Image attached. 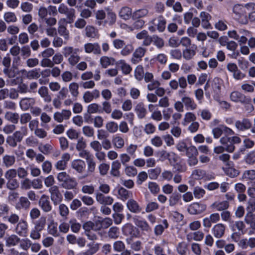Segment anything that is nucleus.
<instances>
[{"label":"nucleus","mask_w":255,"mask_h":255,"mask_svg":"<svg viewBox=\"0 0 255 255\" xmlns=\"http://www.w3.org/2000/svg\"><path fill=\"white\" fill-rule=\"evenodd\" d=\"M112 142L114 146L119 149H121L125 145V140L124 138L120 135H115L113 137Z\"/></svg>","instance_id":"39"},{"label":"nucleus","mask_w":255,"mask_h":255,"mask_svg":"<svg viewBox=\"0 0 255 255\" xmlns=\"http://www.w3.org/2000/svg\"><path fill=\"white\" fill-rule=\"evenodd\" d=\"M134 111L139 119L144 118L147 113L146 109L142 103H139L135 106Z\"/></svg>","instance_id":"29"},{"label":"nucleus","mask_w":255,"mask_h":255,"mask_svg":"<svg viewBox=\"0 0 255 255\" xmlns=\"http://www.w3.org/2000/svg\"><path fill=\"white\" fill-rule=\"evenodd\" d=\"M5 219L11 225L17 224L20 220L19 215L15 213H11L5 217Z\"/></svg>","instance_id":"55"},{"label":"nucleus","mask_w":255,"mask_h":255,"mask_svg":"<svg viewBox=\"0 0 255 255\" xmlns=\"http://www.w3.org/2000/svg\"><path fill=\"white\" fill-rule=\"evenodd\" d=\"M252 123L248 119H243L242 121H237L235 123V127L239 130L245 131L251 128Z\"/></svg>","instance_id":"21"},{"label":"nucleus","mask_w":255,"mask_h":255,"mask_svg":"<svg viewBox=\"0 0 255 255\" xmlns=\"http://www.w3.org/2000/svg\"><path fill=\"white\" fill-rule=\"evenodd\" d=\"M231 100L236 103H241L243 104L248 103L251 101V99L248 98L245 95L238 92L234 91L230 95Z\"/></svg>","instance_id":"9"},{"label":"nucleus","mask_w":255,"mask_h":255,"mask_svg":"<svg viewBox=\"0 0 255 255\" xmlns=\"http://www.w3.org/2000/svg\"><path fill=\"white\" fill-rule=\"evenodd\" d=\"M225 226L223 224H217L212 229V233L214 237L217 238H222L225 233Z\"/></svg>","instance_id":"28"},{"label":"nucleus","mask_w":255,"mask_h":255,"mask_svg":"<svg viewBox=\"0 0 255 255\" xmlns=\"http://www.w3.org/2000/svg\"><path fill=\"white\" fill-rule=\"evenodd\" d=\"M83 228L85 231V234L92 231H96L100 229V228H96V225L91 221L84 223L83 225Z\"/></svg>","instance_id":"47"},{"label":"nucleus","mask_w":255,"mask_h":255,"mask_svg":"<svg viewBox=\"0 0 255 255\" xmlns=\"http://www.w3.org/2000/svg\"><path fill=\"white\" fill-rule=\"evenodd\" d=\"M181 196L179 193L175 192L173 193L169 197V204L170 206L177 205L181 199Z\"/></svg>","instance_id":"49"},{"label":"nucleus","mask_w":255,"mask_h":255,"mask_svg":"<svg viewBox=\"0 0 255 255\" xmlns=\"http://www.w3.org/2000/svg\"><path fill=\"white\" fill-rule=\"evenodd\" d=\"M95 198L98 203L103 205H111L114 202L113 197L110 196H105L99 192L95 194Z\"/></svg>","instance_id":"8"},{"label":"nucleus","mask_w":255,"mask_h":255,"mask_svg":"<svg viewBox=\"0 0 255 255\" xmlns=\"http://www.w3.org/2000/svg\"><path fill=\"white\" fill-rule=\"evenodd\" d=\"M177 149L181 152H184L189 158L191 157V146L186 143L185 140L180 141L176 145Z\"/></svg>","instance_id":"22"},{"label":"nucleus","mask_w":255,"mask_h":255,"mask_svg":"<svg viewBox=\"0 0 255 255\" xmlns=\"http://www.w3.org/2000/svg\"><path fill=\"white\" fill-rule=\"evenodd\" d=\"M146 49L142 47H137L134 51L131 59L133 64H137L141 60V58L145 54Z\"/></svg>","instance_id":"12"},{"label":"nucleus","mask_w":255,"mask_h":255,"mask_svg":"<svg viewBox=\"0 0 255 255\" xmlns=\"http://www.w3.org/2000/svg\"><path fill=\"white\" fill-rule=\"evenodd\" d=\"M144 70L143 67L141 65L137 66L134 70V76L135 78L138 80H141L144 76Z\"/></svg>","instance_id":"61"},{"label":"nucleus","mask_w":255,"mask_h":255,"mask_svg":"<svg viewBox=\"0 0 255 255\" xmlns=\"http://www.w3.org/2000/svg\"><path fill=\"white\" fill-rule=\"evenodd\" d=\"M137 148L138 146L137 144L130 143L127 145L126 147V153L128 154L132 157H134Z\"/></svg>","instance_id":"52"},{"label":"nucleus","mask_w":255,"mask_h":255,"mask_svg":"<svg viewBox=\"0 0 255 255\" xmlns=\"http://www.w3.org/2000/svg\"><path fill=\"white\" fill-rule=\"evenodd\" d=\"M220 216L218 213L211 214L209 217L205 218L203 220V225L206 228H210L212 223H216L219 221Z\"/></svg>","instance_id":"20"},{"label":"nucleus","mask_w":255,"mask_h":255,"mask_svg":"<svg viewBox=\"0 0 255 255\" xmlns=\"http://www.w3.org/2000/svg\"><path fill=\"white\" fill-rule=\"evenodd\" d=\"M120 199L123 201H126L132 196V193L124 187H121L118 190Z\"/></svg>","instance_id":"38"},{"label":"nucleus","mask_w":255,"mask_h":255,"mask_svg":"<svg viewBox=\"0 0 255 255\" xmlns=\"http://www.w3.org/2000/svg\"><path fill=\"white\" fill-rule=\"evenodd\" d=\"M148 10L146 8H141L136 10L133 12L132 15L133 19H141L147 15Z\"/></svg>","instance_id":"42"},{"label":"nucleus","mask_w":255,"mask_h":255,"mask_svg":"<svg viewBox=\"0 0 255 255\" xmlns=\"http://www.w3.org/2000/svg\"><path fill=\"white\" fill-rule=\"evenodd\" d=\"M48 233L54 236H58L57 227L54 223V220L51 219L47 226Z\"/></svg>","instance_id":"50"},{"label":"nucleus","mask_w":255,"mask_h":255,"mask_svg":"<svg viewBox=\"0 0 255 255\" xmlns=\"http://www.w3.org/2000/svg\"><path fill=\"white\" fill-rule=\"evenodd\" d=\"M229 207L228 201H224L222 202L216 201L211 205V208L217 211H221L227 210Z\"/></svg>","instance_id":"33"},{"label":"nucleus","mask_w":255,"mask_h":255,"mask_svg":"<svg viewBox=\"0 0 255 255\" xmlns=\"http://www.w3.org/2000/svg\"><path fill=\"white\" fill-rule=\"evenodd\" d=\"M61 186L67 190L74 189L77 188L78 183L74 178L70 176L65 182L61 183Z\"/></svg>","instance_id":"26"},{"label":"nucleus","mask_w":255,"mask_h":255,"mask_svg":"<svg viewBox=\"0 0 255 255\" xmlns=\"http://www.w3.org/2000/svg\"><path fill=\"white\" fill-rule=\"evenodd\" d=\"M115 60L112 57L106 56H102L100 59V63L103 68H106L110 65L114 64Z\"/></svg>","instance_id":"36"},{"label":"nucleus","mask_w":255,"mask_h":255,"mask_svg":"<svg viewBox=\"0 0 255 255\" xmlns=\"http://www.w3.org/2000/svg\"><path fill=\"white\" fill-rule=\"evenodd\" d=\"M119 15L121 18L128 20L132 15V9L128 6H123L120 9Z\"/></svg>","instance_id":"31"},{"label":"nucleus","mask_w":255,"mask_h":255,"mask_svg":"<svg viewBox=\"0 0 255 255\" xmlns=\"http://www.w3.org/2000/svg\"><path fill=\"white\" fill-rule=\"evenodd\" d=\"M112 44L115 49L122 50L120 54L127 56L130 55L133 50V47L131 44H126L124 40L120 39H115L112 41Z\"/></svg>","instance_id":"2"},{"label":"nucleus","mask_w":255,"mask_h":255,"mask_svg":"<svg viewBox=\"0 0 255 255\" xmlns=\"http://www.w3.org/2000/svg\"><path fill=\"white\" fill-rule=\"evenodd\" d=\"M119 126L117 123L115 122H108L106 125V128L110 133H115L118 130Z\"/></svg>","instance_id":"56"},{"label":"nucleus","mask_w":255,"mask_h":255,"mask_svg":"<svg viewBox=\"0 0 255 255\" xmlns=\"http://www.w3.org/2000/svg\"><path fill=\"white\" fill-rule=\"evenodd\" d=\"M238 35L239 38L238 42L240 44H246L248 41V38L252 35L250 31L244 29H239L238 31Z\"/></svg>","instance_id":"24"},{"label":"nucleus","mask_w":255,"mask_h":255,"mask_svg":"<svg viewBox=\"0 0 255 255\" xmlns=\"http://www.w3.org/2000/svg\"><path fill=\"white\" fill-rule=\"evenodd\" d=\"M245 221L247 224L250 225L251 228L253 227L255 222V218L252 212H249L246 214L245 217Z\"/></svg>","instance_id":"64"},{"label":"nucleus","mask_w":255,"mask_h":255,"mask_svg":"<svg viewBox=\"0 0 255 255\" xmlns=\"http://www.w3.org/2000/svg\"><path fill=\"white\" fill-rule=\"evenodd\" d=\"M39 206L44 212H49L52 210V206L49 201V197L43 194L38 202Z\"/></svg>","instance_id":"6"},{"label":"nucleus","mask_w":255,"mask_h":255,"mask_svg":"<svg viewBox=\"0 0 255 255\" xmlns=\"http://www.w3.org/2000/svg\"><path fill=\"white\" fill-rule=\"evenodd\" d=\"M28 133V129L26 126H21L19 130L15 131L12 134L18 142H20L24 136H26Z\"/></svg>","instance_id":"27"},{"label":"nucleus","mask_w":255,"mask_h":255,"mask_svg":"<svg viewBox=\"0 0 255 255\" xmlns=\"http://www.w3.org/2000/svg\"><path fill=\"white\" fill-rule=\"evenodd\" d=\"M46 223V219L45 217H41L36 221L34 224V228L42 231L45 228Z\"/></svg>","instance_id":"58"},{"label":"nucleus","mask_w":255,"mask_h":255,"mask_svg":"<svg viewBox=\"0 0 255 255\" xmlns=\"http://www.w3.org/2000/svg\"><path fill=\"white\" fill-rule=\"evenodd\" d=\"M15 233L19 236L26 237L28 232V225L26 221L21 219L14 228Z\"/></svg>","instance_id":"3"},{"label":"nucleus","mask_w":255,"mask_h":255,"mask_svg":"<svg viewBox=\"0 0 255 255\" xmlns=\"http://www.w3.org/2000/svg\"><path fill=\"white\" fill-rule=\"evenodd\" d=\"M71 112L69 110H62L61 112H56L53 115L54 120L58 123H62L64 120L69 119Z\"/></svg>","instance_id":"10"},{"label":"nucleus","mask_w":255,"mask_h":255,"mask_svg":"<svg viewBox=\"0 0 255 255\" xmlns=\"http://www.w3.org/2000/svg\"><path fill=\"white\" fill-rule=\"evenodd\" d=\"M49 14L48 8L44 6H41L38 9V15L39 18L44 20L47 17Z\"/></svg>","instance_id":"60"},{"label":"nucleus","mask_w":255,"mask_h":255,"mask_svg":"<svg viewBox=\"0 0 255 255\" xmlns=\"http://www.w3.org/2000/svg\"><path fill=\"white\" fill-rule=\"evenodd\" d=\"M220 142L224 147L225 151L228 152H233L235 149L231 140L227 136H223L220 138Z\"/></svg>","instance_id":"17"},{"label":"nucleus","mask_w":255,"mask_h":255,"mask_svg":"<svg viewBox=\"0 0 255 255\" xmlns=\"http://www.w3.org/2000/svg\"><path fill=\"white\" fill-rule=\"evenodd\" d=\"M116 65L121 68L123 73L125 74H129L132 70L130 66L124 60L118 61L116 62Z\"/></svg>","instance_id":"37"},{"label":"nucleus","mask_w":255,"mask_h":255,"mask_svg":"<svg viewBox=\"0 0 255 255\" xmlns=\"http://www.w3.org/2000/svg\"><path fill=\"white\" fill-rule=\"evenodd\" d=\"M79 84L76 82H72L69 84L68 89L71 96L74 98H77L79 94Z\"/></svg>","instance_id":"40"},{"label":"nucleus","mask_w":255,"mask_h":255,"mask_svg":"<svg viewBox=\"0 0 255 255\" xmlns=\"http://www.w3.org/2000/svg\"><path fill=\"white\" fill-rule=\"evenodd\" d=\"M3 19L7 23H13L17 21L15 14L11 11L6 12L3 14Z\"/></svg>","instance_id":"48"},{"label":"nucleus","mask_w":255,"mask_h":255,"mask_svg":"<svg viewBox=\"0 0 255 255\" xmlns=\"http://www.w3.org/2000/svg\"><path fill=\"white\" fill-rule=\"evenodd\" d=\"M87 112L90 114L102 113L101 106L97 103L90 104L87 107Z\"/></svg>","instance_id":"43"},{"label":"nucleus","mask_w":255,"mask_h":255,"mask_svg":"<svg viewBox=\"0 0 255 255\" xmlns=\"http://www.w3.org/2000/svg\"><path fill=\"white\" fill-rule=\"evenodd\" d=\"M87 174L82 176L79 177V179H82L86 178L88 176L92 174L95 170L96 162L93 158L89 159L87 161Z\"/></svg>","instance_id":"30"},{"label":"nucleus","mask_w":255,"mask_h":255,"mask_svg":"<svg viewBox=\"0 0 255 255\" xmlns=\"http://www.w3.org/2000/svg\"><path fill=\"white\" fill-rule=\"evenodd\" d=\"M116 20L117 15L116 13L112 11H110L107 13V18L104 21V24H107L109 26H112L116 23Z\"/></svg>","instance_id":"44"},{"label":"nucleus","mask_w":255,"mask_h":255,"mask_svg":"<svg viewBox=\"0 0 255 255\" xmlns=\"http://www.w3.org/2000/svg\"><path fill=\"white\" fill-rule=\"evenodd\" d=\"M134 20V21L131 24L132 31L134 30H138L142 28L145 24L144 20L142 19H136Z\"/></svg>","instance_id":"57"},{"label":"nucleus","mask_w":255,"mask_h":255,"mask_svg":"<svg viewBox=\"0 0 255 255\" xmlns=\"http://www.w3.org/2000/svg\"><path fill=\"white\" fill-rule=\"evenodd\" d=\"M39 150L45 155H49L52 153L53 150V147L52 144L46 143L41 144L38 146Z\"/></svg>","instance_id":"41"},{"label":"nucleus","mask_w":255,"mask_h":255,"mask_svg":"<svg viewBox=\"0 0 255 255\" xmlns=\"http://www.w3.org/2000/svg\"><path fill=\"white\" fill-rule=\"evenodd\" d=\"M71 166L77 173L81 174L85 171L86 163L81 159H75L71 162Z\"/></svg>","instance_id":"14"},{"label":"nucleus","mask_w":255,"mask_h":255,"mask_svg":"<svg viewBox=\"0 0 255 255\" xmlns=\"http://www.w3.org/2000/svg\"><path fill=\"white\" fill-rule=\"evenodd\" d=\"M5 245L7 247H10L15 246L18 244L20 239L18 237L17 235L12 234L5 239Z\"/></svg>","instance_id":"32"},{"label":"nucleus","mask_w":255,"mask_h":255,"mask_svg":"<svg viewBox=\"0 0 255 255\" xmlns=\"http://www.w3.org/2000/svg\"><path fill=\"white\" fill-rule=\"evenodd\" d=\"M65 21L66 19L64 18L59 19L57 31L60 36L63 37L65 39H68L69 38V31L66 26L63 24V23L65 22Z\"/></svg>","instance_id":"16"},{"label":"nucleus","mask_w":255,"mask_h":255,"mask_svg":"<svg viewBox=\"0 0 255 255\" xmlns=\"http://www.w3.org/2000/svg\"><path fill=\"white\" fill-rule=\"evenodd\" d=\"M31 203L28 199L24 196L20 197L18 202L15 205V208L17 210L24 209L28 210L30 206Z\"/></svg>","instance_id":"23"},{"label":"nucleus","mask_w":255,"mask_h":255,"mask_svg":"<svg viewBox=\"0 0 255 255\" xmlns=\"http://www.w3.org/2000/svg\"><path fill=\"white\" fill-rule=\"evenodd\" d=\"M174 169L177 172H183L186 171V167L184 162L180 161L173 164Z\"/></svg>","instance_id":"63"},{"label":"nucleus","mask_w":255,"mask_h":255,"mask_svg":"<svg viewBox=\"0 0 255 255\" xmlns=\"http://www.w3.org/2000/svg\"><path fill=\"white\" fill-rule=\"evenodd\" d=\"M38 93L45 103H49L52 101V97L47 87H40L38 89Z\"/></svg>","instance_id":"19"},{"label":"nucleus","mask_w":255,"mask_h":255,"mask_svg":"<svg viewBox=\"0 0 255 255\" xmlns=\"http://www.w3.org/2000/svg\"><path fill=\"white\" fill-rule=\"evenodd\" d=\"M35 103V99L33 98H24L20 100L19 106L23 111H26L31 106L34 105Z\"/></svg>","instance_id":"25"},{"label":"nucleus","mask_w":255,"mask_h":255,"mask_svg":"<svg viewBox=\"0 0 255 255\" xmlns=\"http://www.w3.org/2000/svg\"><path fill=\"white\" fill-rule=\"evenodd\" d=\"M163 223L164 226L158 225L155 227L154 233L156 236L161 235L163 233L164 229L168 228V224L166 220H164L163 221Z\"/></svg>","instance_id":"51"},{"label":"nucleus","mask_w":255,"mask_h":255,"mask_svg":"<svg viewBox=\"0 0 255 255\" xmlns=\"http://www.w3.org/2000/svg\"><path fill=\"white\" fill-rule=\"evenodd\" d=\"M83 134L87 137H92L95 134L94 128L89 126H85L82 128Z\"/></svg>","instance_id":"53"},{"label":"nucleus","mask_w":255,"mask_h":255,"mask_svg":"<svg viewBox=\"0 0 255 255\" xmlns=\"http://www.w3.org/2000/svg\"><path fill=\"white\" fill-rule=\"evenodd\" d=\"M84 48L86 53H93L95 55H100L101 49L98 43H87L84 44Z\"/></svg>","instance_id":"7"},{"label":"nucleus","mask_w":255,"mask_h":255,"mask_svg":"<svg viewBox=\"0 0 255 255\" xmlns=\"http://www.w3.org/2000/svg\"><path fill=\"white\" fill-rule=\"evenodd\" d=\"M124 172L128 177H134L137 173V169L133 166H126Z\"/></svg>","instance_id":"59"},{"label":"nucleus","mask_w":255,"mask_h":255,"mask_svg":"<svg viewBox=\"0 0 255 255\" xmlns=\"http://www.w3.org/2000/svg\"><path fill=\"white\" fill-rule=\"evenodd\" d=\"M6 187L10 190H16L19 187V182L16 178L6 179Z\"/></svg>","instance_id":"46"},{"label":"nucleus","mask_w":255,"mask_h":255,"mask_svg":"<svg viewBox=\"0 0 255 255\" xmlns=\"http://www.w3.org/2000/svg\"><path fill=\"white\" fill-rule=\"evenodd\" d=\"M126 206L130 212L133 213H139L142 210L139 204L133 199H130L127 201Z\"/></svg>","instance_id":"18"},{"label":"nucleus","mask_w":255,"mask_h":255,"mask_svg":"<svg viewBox=\"0 0 255 255\" xmlns=\"http://www.w3.org/2000/svg\"><path fill=\"white\" fill-rule=\"evenodd\" d=\"M51 200L54 205H57L62 201V195L57 186L54 185L49 189Z\"/></svg>","instance_id":"5"},{"label":"nucleus","mask_w":255,"mask_h":255,"mask_svg":"<svg viewBox=\"0 0 255 255\" xmlns=\"http://www.w3.org/2000/svg\"><path fill=\"white\" fill-rule=\"evenodd\" d=\"M182 46L185 47L183 49V56L187 59H191V41L189 38L187 37H182L180 41Z\"/></svg>","instance_id":"4"},{"label":"nucleus","mask_w":255,"mask_h":255,"mask_svg":"<svg viewBox=\"0 0 255 255\" xmlns=\"http://www.w3.org/2000/svg\"><path fill=\"white\" fill-rule=\"evenodd\" d=\"M1 160L3 166L6 168L12 167L16 163V157L12 154H4Z\"/></svg>","instance_id":"13"},{"label":"nucleus","mask_w":255,"mask_h":255,"mask_svg":"<svg viewBox=\"0 0 255 255\" xmlns=\"http://www.w3.org/2000/svg\"><path fill=\"white\" fill-rule=\"evenodd\" d=\"M206 209V206L200 203H194L192 204V214H199L204 212Z\"/></svg>","instance_id":"45"},{"label":"nucleus","mask_w":255,"mask_h":255,"mask_svg":"<svg viewBox=\"0 0 255 255\" xmlns=\"http://www.w3.org/2000/svg\"><path fill=\"white\" fill-rule=\"evenodd\" d=\"M69 224L71 231L75 233H78L81 228V224L75 219L70 220Z\"/></svg>","instance_id":"54"},{"label":"nucleus","mask_w":255,"mask_h":255,"mask_svg":"<svg viewBox=\"0 0 255 255\" xmlns=\"http://www.w3.org/2000/svg\"><path fill=\"white\" fill-rule=\"evenodd\" d=\"M21 72L22 73L25 74L26 77L29 80L37 79L40 76V74L37 69H34L28 71L23 69Z\"/></svg>","instance_id":"34"},{"label":"nucleus","mask_w":255,"mask_h":255,"mask_svg":"<svg viewBox=\"0 0 255 255\" xmlns=\"http://www.w3.org/2000/svg\"><path fill=\"white\" fill-rule=\"evenodd\" d=\"M100 93L97 89L90 91H86L83 95V100L84 102L89 103L92 102L94 99H98L100 97Z\"/></svg>","instance_id":"11"},{"label":"nucleus","mask_w":255,"mask_h":255,"mask_svg":"<svg viewBox=\"0 0 255 255\" xmlns=\"http://www.w3.org/2000/svg\"><path fill=\"white\" fill-rule=\"evenodd\" d=\"M63 54L65 57H69L68 61L69 64L74 66L76 65L80 60L79 55V49L74 48L72 46H65L63 49Z\"/></svg>","instance_id":"1"},{"label":"nucleus","mask_w":255,"mask_h":255,"mask_svg":"<svg viewBox=\"0 0 255 255\" xmlns=\"http://www.w3.org/2000/svg\"><path fill=\"white\" fill-rule=\"evenodd\" d=\"M149 23L151 24L156 25L157 29L160 32H162L165 28L166 21L165 19L161 15L153 19Z\"/></svg>","instance_id":"15"},{"label":"nucleus","mask_w":255,"mask_h":255,"mask_svg":"<svg viewBox=\"0 0 255 255\" xmlns=\"http://www.w3.org/2000/svg\"><path fill=\"white\" fill-rule=\"evenodd\" d=\"M85 34L86 36L89 38H95L97 35L95 27L91 25H88L86 27Z\"/></svg>","instance_id":"62"},{"label":"nucleus","mask_w":255,"mask_h":255,"mask_svg":"<svg viewBox=\"0 0 255 255\" xmlns=\"http://www.w3.org/2000/svg\"><path fill=\"white\" fill-rule=\"evenodd\" d=\"M5 119L13 124L18 123L19 115L17 113L6 112L4 115Z\"/></svg>","instance_id":"35"}]
</instances>
